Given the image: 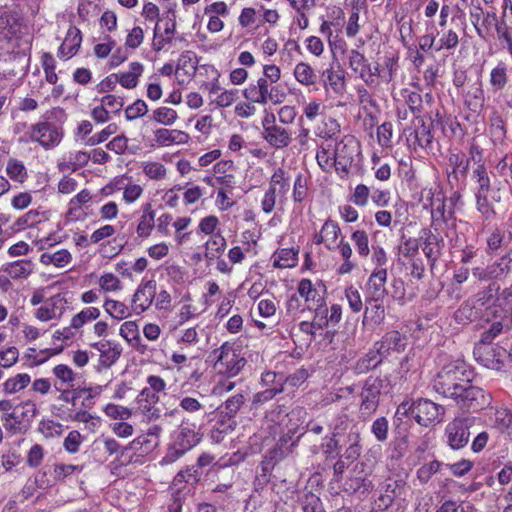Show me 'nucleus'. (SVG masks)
I'll return each instance as SVG.
<instances>
[{
  "label": "nucleus",
  "instance_id": "obj_63",
  "mask_svg": "<svg viewBox=\"0 0 512 512\" xmlns=\"http://www.w3.org/2000/svg\"><path fill=\"white\" fill-rule=\"evenodd\" d=\"M478 317V312L472 302H464L455 312V320L458 323H467Z\"/></svg>",
  "mask_w": 512,
  "mask_h": 512
},
{
  "label": "nucleus",
  "instance_id": "obj_5",
  "mask_svg": "<svg viewBox=\"0 0 512 512\" xmlns=\"http://www.w3.org/2000/svg\"><path fill=\"white\" fill-rule=\"evenodd\" d=\"M473 355L479 364L496 371H502L510 358V353L499 345L476 344Z\"/></svg>",
  "mask_w": 512,
  "mask_h": 512
},
{
  "label": "nucleus",
  "instance_id": "obj_29",
  "mask_svg": "<svg viewBox=\"0 0 512 512\" xmlns=\"http://www.w3.org/2000/svg\"><path fill=\"white\" fill-rule=\"evenodd\" d=\"M369 306L366 307L362 324L364 326H371L372 328L381 325L385 319V308L381 300L368 301Z\"/></svg>",
  "mask_w": 512,
  "mask_h": 512
},
{
  "label": "nucleus",
  "instance_id": "obj_32",
  "mask_svg": "<svg viewBox=\"0 0 512 512\" xmlns=\"http://www.w3.org/2000/svg\"><path fill=\"white\" fill-rule=\"evenodd\" d=\"M298 248L277 249L272 255L273 267L279 269L293 268L298 263Z\"/></svg>",
  "mask_w": 512,
  "mask_h": 512
},
{
  "label": "nucleus",
  "instance_id": "obj_33",
  "mask_svg": "<svg viewBox=\"0 0 512 512\" xmlns=\"http://www.w3.org/2000/svg\"><path fill=\"white\" fill-rule=\"evenodd\" d=\"M323 87L332 90L335 94H342L345 90V76L343 71L327 68L322 73Z\"/></svg>",
  "mask_w": 512,
  "mask_h": 512
},
{
  "label": "nucleus",
  "instance_id": "obj_15",
  "mask_svg": "<svg viewBox=\"0 0 512 512\" xmlns=\"http://www.w3.org/2000/svg\"><path fill=\"white\" fill-rule=\"evenodd\" d=\"M156 295V284L154 281H147L140 285L134 292L131 300L133 313L139 315L146 311L152 304Z\"/></svg>",
  "mask_w": 512,
  "mask_h": 512
},
{
  "label": "nucleus",
  "instance_id": "obj_53",
  "mask_svg": "<svg viewBox=\"0 0 512 512\" xmlns=\"http://www.w3.org/2000/svg\"><path fill=\"white\" fill-rule=\"evenodd\" d=\"M472 179L477 183L476 193H488L490 190V178L485 165H477L472 172Z\"/></svg>",
  "mask_w": 512,
  "mask_h": 512
},
{
  "label": "nucleus",
  "instance_id": "obj_2",
  "mask_svg": "<svg viewBox=\"0 0 512 512\" xmlns=\"http://www.w3.org/2000/svg\"><path fill=\"white\" fill-rule=\"evenodd\" d=\"M242 94L248 102L260 105H267L269 103L280 105L287 97L281 85H271L260 78L250 82L248 86L243 89Z\"/></svg>",
  "mask_w": 512,
  "mask_h": 512
},
{
  "label": "nucleus",
  "instance_id": "obj_40",
  "mask_svg": "<svg viewBox=\"0 0 512 512\" xmlns=\"http://www.w3.org/2000/svg\"><path fill=\"white\" fill-rule=\"evenodd\" d=\"M157 446L158 443L156 442L155 437L141 434L132 440L127 446L123 447L122 454H125V452L128 450H133L142 454H148L152 452Z\"/></svg>",
  "mask_w": 512,
  "mask_h": 512
},
{
  "label": "nucleus",
  "instance_id": "obj_14",
  "mask_svg": "<svg viewBox=\"0 0 512 512\" xmlns=\"http://www.w3.org/2000/svg\"><path fill=\"white\" fill-rule=\"evenodd\" d=\"M189 141L190 135L182 130L162 127L153 131V145L157 147L184 145Z\"/></svg>",
  "mask_w": 512,
  "mask_h": 512
},
{
  "label": "nucleus",
  "instance_id": "obj_11",
  "mask_svg": "<svg viewBox=\"0 0 512 512\" xmlns=\"http://www.w3.org/2000/svg\"><path fill=\"white\" fill-rule=\"evenodd\" d=\"M91 347L99 352V369L112 367L120 358L123 350L121 344L114 340H101L91 344Z\"/></svg>",
  "mask_w": 512,
  "mask_h": 512
},
{
  "label": "nucleus",
  "instance_id": "obj_43",
  "mask_svg": "<svg viewBox=\"0 0 512 512\" xmlns=\"http://www.w3.org/2000/svg\"><path fill=\"white\" fill-rule=\"evenodd\" d=\"M508 81V67L506 63L500 61L494 68H492L489 83L493 91H501L505 88Z\"/></svg>",
  "mask_w": 512,
  "mask_h": 512
},
{
  "label": "nucleus",
  "instance_id": "obj_9",
  "mask_svg": "<svg viewBox=\"0 0 512 512\" xmlns=\"http://www.w3.org/2000/svg\"><path fill=\"white\" fill-rule=\"evenodd\" d=\"M383 388V381L379 378L369 377L360 393V414L364 419L369 418L378 408L379 397Z\"/></svg>",
  "mask_w": 512,
  "mask_h": 512
},
{
  "label": "nucleus",
  "instance_id": "obj_36",
  "mask_svg": "<svg viewBox=\"0 0 512 512\" xmlns=\"http://www.w3.org/2000/svg\"><path fill=\"white\" fill-rule=\"evenodd\" d=\"M424 235L425 240L422 250L428 260L435 262L441 254L443 239L430 230H424Z\"/></svg>",
  "mask_w": 512,
  "mask_h": 512
},
{
  "label": "nucleus",
  "instance_id": "obj_6",
  "mask_svg": "<svg viewBox=\"0 0 512 512\" xmlns=\"http://www.w3.org/2000/svg\"><path fill=\"white\" fill-rule=\"evenodd\" d=\"M336 171L348 174L355 157L360 154V144L353 136H345L335 145Z\"/></svg>",
  "mask_w": 512,
  "mask_h": 512
},
{
  "label": "nucleus",
  "instance_id": "obj_37",
  "mask_svg": "<svg viewBox=\"0 0 512 512\" xmlns=\"http://www.w3.org/2000/svg\"><path fill=\"white\" fill-rule=\"evenodd\" d=\"M485 96L480 81L473 84L465 96V105L472 112L478 113L484 106Z\"/></svg>",
  "mask_w": 512,
  "mask_h": 512
},
{
  "label": "nucleus",
  "instance_id": "obj_8",
  "mask_svg": "<svg viewBox=\"0 0 512 512\" xmlns=\"http://www.w3.org/2000/svg\"><path fill=\"white\" fill-rule=\"evenodd\" d=\"M26 135L30 141L39 143L46 150L56 147L62 140L61 130L50 122L33 124Z\"/></svg>",
  "mask_w": 512,
  "mask_h": 512
},
{
  "label": "nucleus",
  "instance_id": "obj_16",
  "mask_svg": "<svg viewBox=\"0 0 512 512\" xmlns=\"http://www.w3.org/2000/svg\"><path fill=\"white\" fill-rule=\"evenodd\" d=\"M200 441V435L196 431L195 424H190L182 421L180 426L172 435V443L184 449L185 451L191 450Z\"/></svg>",
  "mask_w": 512,
  "mask_h": 512
},
{
  "label": "nucleus",
  "instance_id": "obj_51",
  "mask_svg": "<svg viewBox=\"0 0 512 512\" xmlns=\"http://www.w3.org/2000/svg\"><path fill=\"white\" fill-rule=\"evenodd\" d=\"M152 119L161 125L171 126L177 121L178 113L172 108L162 106L153 111Z\"/></svg>",
  "mask_w": 512,
  "mask_h": 512
},
{
  "label": "nucleus",
  "instance_id": "obj_59",
  "mask_svg": "<svg viewBox=\"0 0 512 512\" xmlns=\"http://www.w3.org/2000/svg\"><path fill=\"white\" fill-rule=\"evenodd\" d=\"M442 463L433 460L429 463H425L416 472V477L421 484H426L441 468Z\"/></svg>",
  "mask_w": 512,
  "mask_h": 512
},
{
  "label": "nucleus",
  "instance_id": "obj_24",
  "mask_svg": "<svg viewBox=\"0 0 512 512\" xmlns=\"http://www.w3.org/2000/svg\"><path fill=\"white\" fill-rule=\"evenodd\" d=\"M343 437L344 439H341L342 447H345L343 456L350 461L356 460L362 452L360 428L352 427L350 432L346 433Z\"/></svg>",
  "mask_w": 512,
  "mask_h": 512
},
{
  "label": "nucleus",
  "instance_id": "obj_41",
  "mask_svg": "<svg viewBox=\"0 0 512 512\" xmlns=\"http://www.w3.org/2000/svg\"><path fill=\"white\" fill-rule=\"evenodd\" d=\"M384 357L385 356L382 354L381 350L377 349L374 344L373 348L358 360L356 370L359 373H366L367 371L376 368L382 362Z\"/></svg>",
  "mask_w": 512,
  "mask_h": 512
},
{
  "label": "nucleus",
  "instance_id": "obj_48",
  "mask_svg": "<svg viewBox=\"0 0 512 512\" xmlns=\"http://www.w3.org/2000/svg\"><path fill=\"white\" fill-rule=\"evenodd\" d=\"M142 172L149 180L163 181L167 177L168 170L161 162L149 160L143 162Z\"/></svg>",
  "mask_w": 512,
  "mask_h": 512
},
{
  "label": "nucleus",
  "instance_id": "obj_13",
  "mask_svg": "<svg viewBox=\"0 0 512 512\" xmlns=\"http://www.w3.org/2000/svg\"><path fill=\"white\" fill-rule=\"evenodd\" d=\"M348 66L367 84L374 81V76L378 71L377 67L373 71L368 59L356 49H352L348 53Z\"/></svg>",
  "mask_w": 512,
  "mask_h": 512
},
{
  "label": "nucleus",
  "instance_id": "obj_26",
  "mask_svg": "<svg viewBox=\"0 0 512 512\" xmlns=\"http://www.w3.org/2000/svg\"><path fill=\"white\" fill-rule=\"evenodd\" d=\"M92 199L91 193L87 189L81 190L78 194L70 199L66 216L71 221L83 220L86 213L82 206L90 202Z\"/></svg>",
  "mask_w": 512,
  "mask_h": 512
},
{
  "label": "nucleus",
  "instance_id": "obj_57",
  "mask_svg": "<svg viewBox=\"0 0 512 512\" xmlns=\"http://www.w3.org/2000/svg\"><path fill=\"white\" fill-rule=\"evenodd\" d=\"M53 374L62 385L72 387L76 380L75 372L65 364H58L53 368Z\"/></svg>",
  "mask_w": 512,
  "mask_h": 512
},
{
  "label": "nucleus",
  "instance_id": "obj_58",
  "mask_svg": "<svg viewBox=\"0 0 512 512\" xmlns=\"http://www.w3.org/2000/svg\"><path fill=\"white\" fill-rule=\"evenodd\" d=\"M1 420L6 431L13 434L21 432L24 426L23 417L20 415V413H17L16 411H12L10 413L5 414L1 418Z\"/></svg>",
  "mask_w": 512,
  "mask_h": 512
},
{
  "label": "nucleus",
  "instance_id": "obj_38",
  "mask_svg": "<svg viewBox=\"0 0 512 512\" xmlns=\"http://www.w3.org/2000/svg\"><path fill=\"white\" fill-rule=\"evenodd\" d=\"M295 80L306 87L316 84L317 75L311 65L307 62H299L295 65L293 70Z\"/></svg>",
  "mask_w": 512,
  "mask_h": 512
},
{
  "label": "nucleus",
  "instance_id": "obj_30",
  "mask_svg": "<svg viewBox=\"0 0 512 512\" xmlns=\"http://www.w3.org/2000/svg\"><path fill=\"white\" fill-rule=\"evenodd\" d=\"M297 292L300 299H304L308 309H312L313 306L324 303V298L320 295L319 291L314 287L309 279L300 280Z\"/></svg>",
  "mask_w": 512,
  "mask_h": 512
},
{
  "label": "nucleus",
  "instance_id": "obj_17",
  "mask_svg": "<svg viewBox=\"0 0 512 512\" xmlns=\"http://www.w3.org/2000/svg\"><path fill=\"white\" fill-rule=\"evenodd\" d=\"M35 266L32 260L23 258L5 263L1 271L14 281H23L34 273Z\"/></svg>",
  "mask_w": 512,
  "mask_h": 512
},
{
  "label": "nucleus",
  "instance_id": "obj_35",
  "mask_svg": "<svg viewBox=\"0 0 512 512\" xmlns=\"http://www.w3.org/2000/svg\"><path fill=\"white\" fill-rule=\"evenodd\" d=\"M72 254L67 249H60L53 253L44 252L40 255L39 261L42 265H53L57 268H64L72 262Z\"/></svg>",
  "mask_w": 512,
  "mask_h": 512
},
{
  "label": "nucleus",
  "instance_id": "obj_18",
  "mask_svg": "<svg viewBox=\"0 0 512 512\" xmlns=\"http://www.w3.org/2000/svg\"><path fill=\"white\" fill-rule=\"evenodd\" d=\"M447 160L450 168L448 172L449 181L463 182L467 176L469 159L461 152L450 151Z\"/></svg>",
  "mask_w": 512,
  "mask_h": 512
},
{
  "label": "nucleus",
  "instance_id": "obj_21",
  "mask_svg": "<svg viewBox=\"0 0 512 512\" xmlns=\"http://www.w3.org/2000/svg\"><path fill=\"white\" fill-rule=\"evenodd\" d=\"M406 346L405 337L398 331L387 332L380 341L375 342V347L381 350L386 357L391 352H402Z\"/></svg>",
  "mask_w": 512,
  "mask_h": 512
},
{
  "label": "nucleus",
  "instance_id": "obj_52",
  "mask_svg": "<svg viewBox=\"0 0 512 512\" xmlns=\"http://www.w3.org/2000/svg\"><path fill=\"white\" fill-rule=\"evenodd\" d=\"M6 173L11 180L23 183L28 177L25 165L16 159H10L6 165Z\"/></svg>",
  "mask_w": 512,
  "mask_h": 512
},
{
  "label": "nucleus",
  "instance_id": "obj_61",
  "mask_svg": "<svg viewBox=\"0 0 512 512\" xmlns=\"http://www.w3.org/2000/svg\"><path fill=\"white\" fill-rule=\"evenodd\" d=\"M283 385L280 383L279 386H275L273 388H268L263 391H260L256 393L253 396L252 400V408L257 409L264 403L272 400L277 394L281 393L283 391Z\"/></svg>",
  "mask_w": 512,
  "mask_h": 512
},
{
  "label": "nucleus",
  "instance_id": "obj_50",
  "mask_svg": "<svg viewBox=\"0 0 512 512\" xmlns=\"http://www.w3.org/2000/svg\"><path fill=\"white\" fill-rule=\"evenodd\" d=\"M175 26V22L168 21L166 22L164 33H158V25H156L153 41V49L155 51H161L168 43H171Z\"/></svg>",
  "mask_w": 512,
  "mask_h": 512
},
{
  "label": "nucleus",
  "instance_id": "obj_44",
  "mask_svg": "<svg viewBox=\"0 0 512 512\" xmlns=\"http://www.w3.org/2000/svg\"><path fill=\"white\" fill-rule=\"evenodd\" d=\"M97 284L102 293H116L122 290L123 283L120 278L112 272H104L98 278Z\"/></svg>",
  "mask_w": 512,
  "mask_h": 512
},
{
  "label": "nucleus",
  "instance_id": "obj_42",
  "mask_svg": "<svg viewBox=\"0 0 512 512\" xmlns=\"http://www.w3.org/2000/svg\"><path fill=\"white\" fill-rule=\"evenodd\" d=\"M48 216L45 212L38 209H31L22 216H20L14 223L17 230H24L36 226L37 224L46 221Z\"/></svg>",
  "mask_w": 512,
  "mask_h": 512
},
{
  "label": "nucleus",
  "instance_id": "obj_10",
  "mask_svg": "<svg viewBox=\"0 0 512 512\" xmlns=\"http://www.w3.org/2000/svg\"><path fill=\"white\" fill-rule=\"evenodd\" d=\"M416 421L424 427L442 421L444 407L428 399H419L410 407Z\"/></svg>",
  "mask_w": 512,
  "mask_h": 512
},
{
  "label": "nucleus",
  "instance_id": "obj_25",
  "mask_svg": "<svg viewBox=\"0 0 512 512\" xmlns=\"http://www.w3.org/2000/svg\"><path fill=\"white\" fill-rule=\"evenodd\" d=\"M119 334L138 352L144 354L147 351L148 347L142 343L139 327L135 321H126L121 324Z\"/></svg>",
  "mask_w": 512,
  "mask_h": 512
},
{
  "label": "nucleus",
  "instance_id": "obj_39",
  "mask_svg": "<svg viewBox=\"0 0 512 512\" xmlns=\"http://www.w3.org/2000/svg\"><path fill=\"white\" fill-rule=\"evenodd\" d=\"M69 420L84 424V429L89 433H96L101 426V418L91 414L87 410H78L69 415Z\"/></svg>",
  "mask_w": 512,
  "mask_h": 512
},
{
  "label": "nucleus",
  "instance_id": "obj_19",
  "mask_svg": "<svg viewBox=\"0 0 512 512\" xmlns=\"http://www.w3.org/2000/svg\"><path fill=\"white\" fill-rule=\"evenodd\" d=\"M81 43V31L77 27L71 26L66 33L64 41L58 49V57L65 60L72 58L78 52Z\"/></svg>",
  "mask_w": 512,
  "mask_h": 512
},
{
  "label": "nucleus",
  "instance_id": "obj_31",
  "mask_svg": "<svg viewBox=\"0 0 512 512\" xmlns=\"http://www.w3.org/2000/svg\"><path fill=\"white\" fill-rule=\"evenodd\" d=\"M226 245V239L220 233H216L211 236V238L204 244L205 252L203 254V258L207 265H211L215 259L221 257L225 251Z\"/></svg>",
  "mask_w": 512,
  "mask_h": 512
},
{
  "label": "nucleus",
  "instance_id": "obj_23",
  "mask_svg": "<svg viewBox=\"0 0 512 512\" xmlns=\"http://www.w3.org/2000/svg\"><path fill=\"white\" fill-rule=\"evenodd\" d=\"M143 72L144 65L140 62L134 61L129 63L126 71H120L113 74V76L122 87L126 89H133L138 85L139 78L142 76Z\"/></svg>",
  "mask_w": 512,
  "mask_h": 512
},
{
  "label": "nucleus",
  "instance_id": "obj_55",
  "mask_svg": "<svg viewBox=\"0 0 512 512\" xmlns=\"http://www.w3.org/2000/svg\"><path fill=\"white\" fill-rule=\"evenodd\" d=\"M459 44V36L453 29H448L442 32L439 40L437 41L436 51L440 50H453Z\"/></svg>",
  "mask_w": 512,
  "mask_h": 512
},
{
  "label": "nucleus",
  "instance_id": "obj_22",
  "mask_svg": "<svg viewBox=\"0 0 512 512\" xmlns=\"http://www.w3.org/2000/svg\"><path fill=\"white\" fill-rule=\"evenodd\" d=\"M263 139L274 149H283L290 145L292 141L291 132L279 125L267 128L266 132H262Z\"/></svg>",
  "mask_w": 512,
  "mask_h": 512
},
{
  "label": "nucleus",
  "instance_id": "obj_7",
  "mask_svg": "<svg viewBox=\"0 0 512 512\" xmlns=\"http://www.w3.org/2000/svg\"><path fill=\"white\" fill-rule=\"evenodd\" d=\"M475 417H457L449 422L445 428L448 445L454 449L463 448L469 441L470 427L474 424Z\"/></svg>",
  "mask_w": 512,
  "mask_h": 512
},
{
  "label": "nucleus",
  "instance_id": "obj_56",
  "mask_svg": "<svg viewBox=\"0 0 512 512\" xmlns=\"http://www.w3.org/2000/svg\"><path fill=\"white\" fill-rule=\"evenodd\" d=\"M352 427H359L356 423L353 422L350 417L343 413L337 416L332 425V433L334 436H344L346 433L350 432Z\"/></svg>",
  "mask_w": 512,
  "mask_h": 512
},
{
  "label": "nucleus",
  "instance_id": "obj_3",
  "mask_svg": "<svg viewBox=\"0 0 512 512\" xmlns=\"http://www.w3.org/2000/svg\"><path fill=\"white\" fill-rule=\"evenodd\" d=\"M456 405L467 412H478L491 404V395L482 388L466 382L451 398Z\"/></svg>",
  "mask_w": 512,
  "mask_h": 512
},
{
  "label": "nucleus",
  "instance_id": "obj_12",
  "mask_svg": "<svg viewBox=\"0 0 512 512\" xmlns=\"http://www.w3.org/2000/svg\"><path fill=\"white\" fill-rule=\"evenodd\" d=\"M66 303V299L61 294L53 295L35 310L34 316L41 322L59 319L65 310Z\"/></svg>",
  "mask_w": 512,
  "mask_h": 512
},
{
  "label": "nucleus",
  "instance_id": "obj_54",
  "mask_svg": "<svg viewBox=\"0 0 512 512\" xmlns=\"http://www.w3.org/2000/svg\"><path fill=\"white\" fill-rule=\"evenodd\" d=\"M102 386L88 387L77 389V392H81V409L90 410L95 405V399L102 393Z\"/></svg>",
  "mask_w": 512,
  "mask_h": 512
},
{
  "label": "nucleus",
  "instance_id": "obj_1",
  "mask_svg": "<svg viewBox=\"0 0 512 512\" xmlns=\"http://www.w3.org/2000/svg\"><path fill=\"white\" fill-rule=\"evenodd\" d=\"M466 382H469V372L465 362L453 361L438 372L433 388L438 394L451 399Z\"/></svg>",
  "mask_w": 512,
  "mask_h": 512
},
{
  "label": "nucleus",
  "instance_id": "obj_64",
  "mask_svg": "<svg viewBox=\"0 0 512 512\" xmlns=\"http://www.w3.org/2000/svg\"><path fill=\"white\" fill-rule=\"evenodd\" d=\"M308 196V185L307 179L302 175L298 174L293 184V201L295 203H302Z\"/></svg>",
  "mask_w": 512,
  "mask_h": 512
},
{
  "label": "nucleus",
  "instance_id": "obj_45",
  "mask_svg": "<svg viewBox=\"0 0 512 512\" xmlns=\"http://www.w3.org/2000/svg\"><path fill=\"white\" fill-rule=\"evenodd\" d=\"M100 315L101 311L98 307H85L81 311L72 316V327H75V329H81L86 324L97 320L100 317Z\"/></svg>",
  "mask_w": 512,
  "mask_h": 512
},
{
  "label": "nucleus",
  "instance_id": "obj_34",
  "mask_svg": "<svg viewBox=\"0 0 512 512\" xmlns=\"http://www.w3.org/2000/svg\"><path fill=\"white\" fill-rule=\"evenodd\" d=\"M103 309L111 318L118 321L130 317L133 312L131 306L129 307L124 302L107 296L103 301Z\"/></svg>",
  "mask_w": 512,
  "mask_h": 512
},
{
  "label": "nucleus",
  "instance_id": "obj_60",
  "mask_svg": "<svg viewBox=\"0 0 512 512\" xmlns=\"http://www.w3.org/2000/svg\"><path fill=\"white\" fill-rule=\"evenodd\" d=\"M401 94L405 98L410 111L415 115H419L423 110L422 96L418 92L407 88L403 89Z\"/></svg>",
  "mask_w": 512,
  "mask_h": 512
},
{
  "label": "nucleus",
  "instance_id": "obj_4",
  "mask_svg": "<svg viewBox=\"0 0 512 512\" xmlns=\"http://www.w3.org/2000/svg\"><path fill=\"white\" fill-rule=\"evenodd\" d=\"M216 357L215 366L219 373L227 377H234L239 374L246 364V360L241 356L232 344L225 342L218 349L214 350Z\"/></svg>",
  "mask_w": 512,
  "mask_h": 512
},
{
  "label": "nucleus",
  "instance_id": "obj_49",
  "mask_svg": "<svg viewBox=\"0 0 512 512\" xmlns=\"http://www.w3.org/2000/svg\"><path fill=\"white\" fill-rule=\"evenodd\" d=\"M38 431L46 439L58 438L64 432V425L53 419L44 418L38 424Z\"/></svg>",
  "mask_w": 512,
  "mask_h": 512
},
{
  "label": "nucleus",
  "instance_id": "obj_27",
  "mask_svg": "<svg viewBox=\"0 0 512 512\" xmlns=\"http://www.w3.org/2000/svg\"><path fill=\"white\" fill-rule=\"evenodd\" d=\"M387 282V270L385 268L375 269L367 282V289L372 300H382L386 294L385 284Z\"/></svg>",
  "mask_w": 512,
  "mask_h": 512
},
{
  "label": "nucleus",
  "instance_id": "obj_20",
  "mask_svg": "<svg viewBox=\"0 0 512 512\" xmlns=\"http://www.w3.org/2000/svg\"><path fill=\"white\" fill-rule=\"evenodd\" d=\"M156 212L152 203L147 202L141 206V216L137 220L136 234L140 239H147L155 228Z\"/></svg>",
  "mask_w": 512,
  "mask_h": 512
},
{
  "label": "nucleus",
  "instance_id": "obj_47",
  "mask_svg": "<svg viewBox=\"0 0 512 512\" xmlns=\"http://www.w3.org/2000/svg\"><path fill=\"white\" fill-rule=\"evenodd\" d=\"M321 233L324 236V244L328 250H335L337 240L341 234L339 225L333 220H326L321 228Z\"/></svg>",
  "mask_w": 512,
  "mask_h": 512
},
{
  "label": "nucleus",
  "instance_id": "obj_62",
  "mask_svg": "<svg viewBox=\"0 0 512 512\" xmlns=\"http://www.w3.org/2000/svg\"><path fill=\"white\" fill-rule=\"evenodd\" d=\"M493 265L498 279L507 277L512 271V248L496 260Z\"/></svg>",
  "mask_w": 512,
  "mask_h": 512
},
{
  "label": "nucleus",
  "instance_id": "obj_46",
  "mask_svg": "<svg viewBox=\"0 0 512 512\" xmlns=\"http://www.w3.org/2000/svg\"><path fill=\"white\" fill-rule=\"evenodd\" d=\"M31 382V377L27 373H19L8 378L2 384V390L5 394H15L25 389Z\"/></svg>",
  "mask_w": 512,
  "mask_h": 512
},
{
  "label": "nucleus",
  "instance_id": "obj_28",
  "mask_svg": "<svg viewBox=\"0 0 512 512\" xmlns=\"http://www.w3.org/2000/svg\"><path fill=\"white\" fill-rule=\"evenodd\" d=\"M268 188H274L278 193V202L282 204L290 190V176L283 168H277L272 174Z\"/></svg>",
  "mask_w": 512,
  "mask_h": 512
}]
</instances>
